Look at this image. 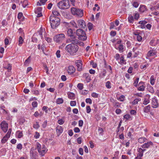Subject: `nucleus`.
Instances as JSON below:
<instances>
[{
	"label": "nucleus",
	"mask_w": 159,
	"mask_h": 159,
	"mask_svg": "<svg viewBox=\"0 0 159 159\" xmlns=\"http://www.w3.org/2000/svg\"><path fill=\"white\" fill-rule=\"evenodd\" d=\"M63 132V128L58 125L56 128V132L58 136H59Z\"/></svg>",
	"instance_id": "obj_14"
},
{
	"label": "nucleus",
	"mask_w": 159,
	"mask_h": 159,
	"mask_svg": "<svg viewBox=\"0 0 159 159\" xmlns=\"http://www.w3.org/2000/svg\"><path fill=\"white\" fill-rule=\"evenodd\" d=\"M79 153L81 155H82L83 154V149L82 148H80L79 149Z\"/></svg>",
	"instance_id": "obj_61"
},
{
	"label": "nucleus",
	"mask_w": 159,
	"mask_h": 159,
	"mask_svg": "<svg viewBox=\"0 0 159 159\" xmlns=\"http://www.w3.org/2000/svg\"><path fill=\"white\" fill-rule=\"evenodd\" d=\"M63 100L62 98H58L56 100V103L58 104H61L63 102Z\"/></svg>",
	"instance_id": "obj_28"
},
{
	"label": "nucleus",
	"mask_w": 159,
	"mask_h": 159,
	"mask_svg": "<svg viewBox=\"0 0 159 159\" xmlns=\"http://www.w3.org/2000/svg\"><path fill=\"white\" fill-rule=\"evenodd\" d=\"M147 10V8L144 5H140L139 8V11L143 13Z\"/></svg>",
	"instance_id": "obj_20"
},
{
	"label": "nucleus",
	"mask_w": 159,
	"mask_h": 159,
	"mask_svg": "<svg viewBox=\"0 0 159 159\" xmlns=\"http://www.w3.org/2000/svg\"><path fill=\"white\" fill-rule=\"evenodd\" d=\"M65 38V36L64 34H60L55 36L53 39L55 42L57 43H60Z\"/></svg>",
	"instance_id": "obj_6"
},
{
	"label": "nucleus",
	"mask_w": 159,
	"mask_h": 159,
	"mask_svg": "<svg viewBox=\"0 0 159 159\" xmlns=\"http://www.w3.org/2000/svg\"><path fill=\"white\" fill-rule=\"evenodd\" d=\"M153 143L151 141H150L146 143H144L141 146V147L143 148H148L150 146H153Z\"/></svg>",
	"instance_id": "obj_16"
},
{
	"label": "nucleus",
	"mask_w": 159,
	"mask_h": 159,
	"mask_svg": "<svg viewBox=\"0 0 159 159\" xmlns=\"http://www.w3.org/2000/svg\"><path fill=\"white\" fill-rule=\"evenodd\" d=\"M91 95L92 97L95 98H97L98 97V94L95 93H92Z\"/></svg>",
	"instance_id": "obj_57"
},
{
	"label": "nucleus",
	"mask_w": 159,
	"mask_h": 159,
	"mask_svg": "<svg viewBox=\"0 0 159 159\" xmlns=\"http://www.w3.org/2000/svg\"><path fill=\"white\" fill-rule=\"evenodd\" d=\"M32 105L33 107H36L37 106L38 103L36 101H34L32 102Z\"/></svg>",
	"instance_id": "obj_47"
},
{
	"label": "nucleus",
	"mask_w": 159,
	"mask_h": 159,
	"mask_svg": "<svg viewBox=\"0 0 159 159\" xmlns=\"http://www.w3.org/2000/svg\"><path fill=\"white\" fill-rule=\"evenodd\" d=\"M52 13L53 14V16H59L60 15L59 12L56 9L53 10L52 11Z\"/></svg>",
	"instance_id": "obj_23"
},
{
	"label": "nucleus",
	"mask_w": 159,
	"mask_h": 159,
	"mask_svg": "<svg viewBox=\"0 0 159 159\" xmlns=\"http://www.w3.org/2000/svg\"><path fill=\"white\" fill-rule=\"evenodd\" d=\"M47 0H40V2H38L37 3L38 6H41L42 5H44Z\"/></svg>",
	"instance_id": "obj_24"
},
{
	"label": "nucleus",
	"mask_w": 159,
	"mask_h": 159,
	"mask_svg": "<svg viewBox=\"0 0 159 159\" xmlns=\"http://www.w3.org/2000/svg\"><path fill=\"white\" fill-rule=\"evenodd\" d=\"M65 121L63 120L62 119H60L58 120V123L60 125H62L64 124Z\"/></svg>",
	"instance_id": "obj_52"
},
{
	"label": "nucleus",
	"mask_w": 159,
	"mask_h": 159,
	"mask_svg": "<svg viewBox=\"0 0 159 159\" xmlns=\"http://www.w3.org/2000/svg\"><path fill=\"white\" fill-rule=\"evenodd\" d=\"M150 96L149 95H146L145 98L143 102V104L145 105H146L148 104L150 102L149 98Z\"/></svg>",
	"instance_id": "obj_19"
},
{
	"label": "nucleus",
	"mask_w": 159,
	"mask_h": 159,
	"mask_svg": "<svg viewBox=\"0 0 159 159\" xmlns=\"http://www.w3.org/2000/svg\"><path fill=\"white\" fill-rule=\"evenodd\" d=\"M147 23V22L145 20H141L139 22V24H141V27H142L143 28V27H144V25L145 24H146Z\"/></svg>",
	"instance_id": "obj_33"
},
{
	"label": "nucleus",
	"mask_w": 159,
	"mask_h": 159,
	"mask_svg": "<svg viewBox=\"0 0 159 159\" xmlns=\"http://www.w3.org/2000/svg\"><path fill=\"white\" fill-rule=\"evenodd\" d=\"M4 68L6 69H7L8 70V71H9L11 70V64H8L7 67H4Z\"/></svg>",
	"instance_id": "obj_45"
},
{
	"label": "nucleus",
	"mask_w": 159,
	"mask_h": 159,
	"mask_svg": "<svg viewBox=\"0 0 159 159\" xmlns=\"http://www.w3.org/2000/svg\"><path fill=\"white\" fill-rule=\"evenodd\" d=\"M70 105L71 106H75L76 105V102L75 101H71L70 102Z\"/></svg>",
	"instance_id": "obj_63"
},
{
	"label": "nucleus",
	"mask_w": 159,
	"mask_h": 159,
	"mask_svg": "<svg viewBox=\"0 0 159 159\" xmlns=\"http://www.w3.org/2000/svg\"><path fill=\"white\" fill-rule=\"evenodd\" d=\"M49 21L52 28L55 29L60 24V20L58 17L51 16L49 17Z\"/></svg>",
	"instance_id": "obj_2"
},
{
	"label": "nucleus",
	"mask_w": 159,
	"mask_h": 159,
	"mask_svg": "<svg viewBox=\"0 0 159 159\" xmlns=\"http://www.w3.org/2000/svg\"><path fill=\"white\" fill-rule=\"evenodd\" d=\"M148 64H145L144 65H142L140 66V68L141 69H146L148 67Z\"/></svg>",
	"instance_id": "obj_48"
},
{
	"label": "nucleus",
	"mask_w": 159,
	"mask_h": 159,
	"mask_svg": "<svg viewBox=\"0 0 159 159\" xmlns=\"http://www.w3.org/2000/svg\"><path fill=\"white\" fill-rule=\"evenodd\" d=\"M105 67H106L107 69H109L110 70L109 72L111 73L112 71L111 66L110 65L107 66L106 64H105Z\"/></svg>",
	"instance_id": "obj_38"
},
{
	"label": "nucleus",
	"mask_w": 159,
	"mask_h": 159,
	"mask_svg": "<svg viewBox=\"0 0 159 159\" xmlns=\"http://www.w3.org/2000/svg\"><path fill=\"white\" fill-rule=\"evenodd\" d=\"M65 49L70 55H74L78 51L79 47L75 44H69L66 46Z\"/></svg>",
	"instance_id": "obj_1"
},
{
	"label": "nucleus",
	"mask_w": 159,
	"mask_h": 159,
	"mask_svg": "<svg viewBox=\"0 0 159 159\" xmlns=\"http://www.w3.org/2000/svg\"><path fill=\"white\" fill-rule=\"evenodd\" d=\"M8 138H7L5 136L3 137V138H2V139L1 140V142L2 143H4L5 142H7V140H8Z\"/></svg>",
	"instance_id": "obj_46"
},
{
	"label": "nucleus",
	"mask_w": 159,
	"mask_h": 159,
	"mask_svg": "<svg viewBox=\"0 0 159 159\" xmlns=\"http://www.w3.org/2000/svg\"><path fill=\"white\" fill-rule=\"evenodd\" d=\"M36 146L37 148L38 149V150L39 149H41V145L38 142L36 143Z\"/></svg>",
	"instance_id": "obj_54"
},
{
	"label": "nucleus",
	"mask_w": 159,
	"mask_h": 159,
	"mask_svg": "<svg viewBox=\"0 0 159 159\" xmlns=\"http://www.w3.org/2000/svg\"><path fill=\"white\" fill-rule=\"evenodd\" d=\"M39 127V125L38 123L37 122H36L33 125V127L36 129H38Z\"/></svg>",
	"instance_id": "obj_40"
},
{
	"label": "nucleus",
	"mask_w": 159,
	"mask_h": 159,
	"mask_svg": "<svg viewBox=\"0 0 159 159\" xmlns=\"http://www.w3.org/2000/svg\"><path fill=\"white\" fill-rule=\"evenodd\" d=\"M42 10V8L41 7H38L37 9L35 10V13H37L38 12H41Z\"/></svg>",
	"instance_id": "obj_50"
},
{
	"label": "nucleus",
	"mask_w": 159,
	"mask_h": 159,
	"mask_svg": "<svg viewBox=\"0 0 159 159\" xmlns=\"http://www.w3.org/2000/svg\"><path fill=\"white\" fill-rule=\"evenodd\" d=\"M124 118L126 120L131 119V117L129 114L125 115L124 116Z\"/></svg>",
	"instance_id": "obj_41"
},
{
	"label": "nucleus",
	"mask_w": 159,
	"mask_h": 159,
	"mask_svg": "<svg viewBox=\"0 0 159 159\" xmlns=\"http://www.w3.org/2000/svg\"><path fill=\"white\" fill-rule=\"evenodd\" d=\"M68 98L71 99H74L75 98V94L71 92H69L68 93Z\"/></svg>",
	"instance_id": "obj_22"
},
{
	"label": "nucleus",
	"mask_w": 159,
	"mask_h": 159,
	"mask_svg": "<svg viewBox=\"0 0 159 159\" xmlns=\"http://www.w3.org/2000/svg\"><path fill=\"white\" fill-rule=\"evenodd\" d=\"M91 111V108L89 106H87L86 107V111L88 113H89Z\"/></svg>",
	"instance_id": "obj_64"
},
{
	"label": "nucleus",
	"mask_w": 159,
	"mask_h": 159,
	"mask_svg": "<svg viewBox=\"0 0 159 159\" xmlns=\"http://www.w3.org/2000/svg\"><path fill=\"white\" fill-rule=\"evenodd\" d=\"M134 19L136 20H138L139 18V13H137L134 14Z\"/></svg>",
	"instance_id": "obj_49"
},
{
	"label": "nucleus",
	"mask_w": 159,
	"mask_h": 159,
	"mask_svg": "<svg viewBox=\"0 0 159 159\" xmlns=\"http://www.w3.org/2000/svg\"><path fill=\"white\" fill-rule=\"evenodd\" d=\"M136 38L137 40L139 42H140L142 39V37L140 35H138L137 36Z\"/></svg>",
	"instance_id": "obj_55"
},
{
	"label": "nucleus",
	"mask_w": 159,
	"mask_h": 159,
	"mask_svg": "<svg viewBox=\"0 0 159 159\" xmlns=\"http://www.w3.org/2000/svg\"><path fill=\"white\" fill-rule=\"evenodd\" d=\"M27 5H28V2L27 0H24L22 3V6L24 8Z\"/></svg>",
	"instance_id": "obj_34"
},
{
	"label": "nucleus",
	"mask_w": 159,
	"mask_h": 159,
	"mask_svg": "<svg viewBox=\"0 0 159 159\" xmlns=\"http://www.w3.org/2000/svg\"><path fill=\"white\" fill-rule=\"evenodd\" d=\"M75 64L77 67V70L79 71L82 70V61L81 60H78L75 61Z\"/></svg>",
	"instance_id": "obj_10"
},
{
	"label": "nucleus",
	"mask_w": 159,
	"mask_h": 159,
	"mask_svg": "<svg viewBox=\"0 0 159 159\" xmlns=\"http://www.w3.org/2000/svg\"><path fill=\"white\" fill-rule=\"evenodd\" d=\"M67 34L68 36L70 37L74 36L72 30L71 29H68L67 32Z\"/></svg>",
	"instance_id": "obj_21"
},
{
	"label": "nucleus",
	"mask_w": 159,
	"mask_h": 159,
	"mask_svg": "<svg viewBox=\"0 0 159 159\" xmlns=\"http://www.w3.org/2000/svg\"><path fill=\"white\" fill-rule=\"evenodd\" d=\"M139 79V78H138L136 79L135 80H134V84L135 86L137 87V86Z\"/></svg>",
	"instance_id": "obj_43"
},
{
	"label": "nucleus",
	"mask_w": 159,
	"mask_h": 159,
	"mask_svg": "<svg viewBox=\"0 0 159 159\" xmlns=\"http://www.w3.org/2000/svg\"><path fill=\"white\" fill-rule=\"evenodd\" d=\"M146 150L145 149H143L141 148H139L138 149V151L139 153L138 154V156L137 157H139V158L140 159L141 157L143 155V152Z\"/></svg>",
	"instance_id": "obj_17"
},
{
	"label": "nucleus",
	"mask_w": 159,
	"mask_h": 159,
	"mask_svg": "<svg viewBox=\"0 0 159 159\" xmlns=\"http://www.w3.org/2000/svg\"><path fill=\"white\" fill-rule=\"evenodd\" d=\"M24 41V40L22 38V37L21 36H20L19 38V43L18 45L20 46L22 45V43H23V42Z\"/></svg>",
	"instance_id": "obj_26"
},
{
	"label": "nucleus",
	"mask_w": 159,
	"mask_h": 159,
	"mask_svg": "<svg viewBox=\"0 0 159 159\" xmlns=\"http://www.w3.org/2000/svg\"><path fill=\"white\" fill-rule=\"evenodd\" d=\"M139 87L138 88V90L141 91H144L146 87L145 83L143 82H140L139 83Z\"/></svg>",
	"instance_id": "obj_13"
},
{
	"label": "nucleus",
	"mask_w": 159,
	"mask_h": 159,
	"mask_svg": "<svg viewBox=\"0 0 159 159\" xmlns=\"http://www.w3.org/2000/svg\"><path fill=\"white\" fill-rule=\"evenodd\" d=\"M146 139L145 138H140L138 139V142L139 143H144Z\"/></svg>",
	"instance_id": "obj_30"
},
{
	"label": "nucleus",
	"mask_w": 159,
	"mask_h": 159,
	"mask_svg": "<svg viewBox=\"0 0 159 159\" xmlns=\"http://www.w3.org/2000/svg\"><path fill=\"white\" fill-rule=\"evenodd\" d=\"M118 48H119V51L120 52H123V50L124 49V47H123V46L122 44H120Z\"/></svg>",
	"instance_id": "obj_42"
},
{
	"label": "nucleus",
	"mask_w": 159,
	"mask_h": 159,
	"mask_svg": "<svg viewBox=\"0 0 159 159\" xmlns=\"http://www.w3.org/2000/svg\"><path fill=\"white\" fill-rule=\"evenodd\" d=\"M156 52L154 50H152L149 51L147 55L148 57H149L151 56H154L156 55Z\"/></svg>",
	"instance_id": "obj_18"
},
{
	"label": "nucleus",
	"mask_w": 159,
	"mask_h": 159,
	"mask_svg": "<svg viewBox=\"0 0 159 159\" xmlns=\"http://www.w3.org/2000/svg\"><path fill=\"white\" fill-rule=\"evenodd\" d=\"M43 31V29L42 27H41L40 30L38 31V33L41 39H42L43 38L42 35V32Z\"/></svg>",
	"instance_id": "obj_37"
},
{
	"label": "nucleus",
	"mask_w": 159,
	"mask_h": 159,
	"mask_svg": "<svg viewBox=\"0 0 159 159\" xmlns=\"http://www.w3.org/2000/svg\"><path fill=\"white\" fill-rule=\"evenodd\" d=\"M125 96L124 95H121L119 98H117V99L120 102H123L124 101Z\"/></svg>",
	"instance_id": "obj_36"
},
{
	"label": "nucleus",
	"mask_w": 159,
	"mask_h": 159,
	"mask_svg": "<svg viewBox=\"0 0 159 159\" xmlns=\"http://www.w3.org/2000/svg\"><path fill=\"white\" fill-rule=\"evenodd\" d=\"M128 21L130 23H133L134 21V18L132 15L129 16L128 18Z\"/></svg>",
	"instance_id": "obj_25"
},
{
	"label": "nucleus",
	"mask_w": 159,
	"mask_h": 159,
	"mask_svg": "<svg viewBox=\"0 0 159 159\" xmlns=\"http://www.w3.org/2000/svg\"><path fill=\"white\" fill-rule=\"evenodd\" d=\"M139 3L137 2L134 1L132 3L133 6L137 8L139 6Z\"/></svg>",
	"instance_id": "obj_35"
},
{
	"label": "nucleus",
	"mask_w": 159,
	"mask_h": 159,
	"mask_svg": "<svg viewBox=\"0 0 159 159\" xmlns=\"http://www.w3.org/2000/svg\"><path fill=\"white\" fill-rule=\"evenodd\" d=\"M140 98H136L132 102V104L133 105H135L138 103L139 102L141 101Z\"/></svg>",
	"instance_id": "obj_27"
},
{
	"label": "nucleus",
	"mask_w": 159,
	"mask_h": 159,
	"mask_svg": "<svg viewBox=\"0 0 159 159\" xmlns=\"http://www.w3.org/2000/svg\"><path fill=\"white\" fill-rule=\"evenodd\" d=\"M39 136L40 135L39 133L38 132H36L35 133V134L34 135V137L35 138L37 139L39 138Z\"/></svg>",
	"instance_id": "obj_59"
},
{
	"label": "nucleus",
	"mask_w": 159,
	"mask_h": 159,
	"mask_svg": "<svg viewBox=\"0 0 159 159\" xmlns=\"http://www.w3.org/2000/svg\"><path fill=\"white\" fill-rule=\"evenodd\" d=\"M47 151V149L46 148L45 146L43 145L41 149H39L38 152L40 154V155L43 156L46 152Z\"/></svg>",
	"instance_id": "obj_12"
},
{
	"label": "nucleus",
	"mask_w": 159,
	"mask_h": 159,
	"mask_svg": "<svg viewBox=\"0 0 159 159\" xmlns=\"http://www.w3.org/2000/svg\"><path fill=\"white\" fill-rule=\"evenodd\" d=\"M77 87L80 90H82L83 87V84L82 83H79L78 84Z\"/></svg>",
	"instance_id": "obj_44"
},
{
	"label": "nucleus",
	"mask_w": 159,
	"mask_h": 159,
	"mask_svg": "<svg viewBox=\"0 0 159 159\" xmlns=\"http://www.w3.org/2000/svg\"><path fill=\"white\" fill-rule=\"evenodd\" d=\"M155 80L154 76L152 75L150 77V83L152 85H153L155 84Z\"/></svg>",
	"instance_id": "obj_31"
},
{
	"label": "nucleus",
	"mask_w": 159,
	"mask_h": 159,
	"mask_svg": "<svg viewBox=\"0 0 159 159\" xmlns=\"http://www.w3.org/2000/svg\"><path fill=\"white\" fill-rule=\"evenodd\" d=\"M66 42L67 43H70V44H76L79 43V41L78 39H77L76 36L74 35L67 39L66 41Z\"/></svg>",
	"instance_id": "obj_7"
},
{
	"label": "nucleus",
	"mask_w": 159,
	"mask_h": 159,
	"mask_svg": "<svg viewBox=\"0 0 159 159\" xmlns=\"http://www.w3.org/2000/svg\"><path fill=\"white\" fill-rule=\"evenodd\" d=\"M0 126L2 130L4 133L7 131L8 128V124L5 121H3L1 123Z\"/></svg>",
	"instance_id": "obj_8"
},
{
	"label": "nucleus",
	"mask_w": 159,
	"mask_h": 159,
	"mask_svg": "<svg viewBox=\"0 0 159 159\" xmlns=\"http://www.w3.org/2000/svg\"><path fill=\"white\" fill-rule=\"evenodd\" d=\"M85 101L87 103H89L90 104H91L92 103V100L89 98L86 99Z\"/></svg>",
	"instance_id": "obj_53"
},
{
	"label": "nucleus",
	"mask_w": 159,
	"mask_h": 159,
	"mask_svg": "<svg viewBox=\"0 0 159 159\" xmlns=\"http://www.w3.org/2000/svg\"><path fill=\"white\" fill-rule=\"evenodd\" d=\"M88 26L89 30H90L93 28V25L90 23H89L88 25Z\"/></svg>",
	"instance_id": "obj_60"
},
{
	"label": "nucleus",
	"mask_w": 159,
	"mask_h": 159,
	"mask_svg": "<svg viewBox=\"0 0 159 159\" xmlns=\"http://www.w3.org/2000/svg\"><path fill=\"white\" fill-rule=\"evenodd\" d=\"M76 34L78 36V38L80 40L85 41L87 39V37L85 32L80 29L76 30Z\"/></svg>",
	"instance_id": "obj_4"
},
{
	"label": "nucleus",
	"mask_w": 159,
	"mask_h": 159,
	"mask_svg": "<svg viewBox=\"0 0 159 159\" xmlns=\"http://www.w3.org/2000/svg\"><path fill=\"white\" fill-rule=\"evenodd\" d=\"M98 131L100 135H102V134L103 129L102 128L100 127L98 129Z\"/></svg>",
	"instance_id": "obj_51"
},
{
	"label": "nucleus",
	"mask_w": 159,
	"mask_h": 159,
	"mask_svg": "<svg viewBox=\"0 0 159 159\" xmlns=\"http://www.w3.org/2000/svg\"><path fill=\"white\" fill-rule=\"evenodd\" d=\"M106 73V70H104L102 74L100 75V76H101L102 77H103V76H105Z\"/></svg>",
	"instance_id": "obj_58"
},
{
	"label": "nucleus",
	"mask_w": 159,
	"mask_h": 159,
	"mask_svg": "<svg viewBox=\"0 0 159 159\" xmlns=\"http://www.w3.org/2000/svg\"><path fill=\"white\" fill-rule=\"evenodd\" d=\"M75 71V68L72 66H69L68 69V72L69 74H71Z\"/></svg>",
	"instance_id": "obj_15"
},
{
	"label": "nucleus",
	"mask_w": 159,
	"mask_h": 159,
	"mask_svg": "<svg viewBox=\"0 0 159 159\" xmlns=\"http://www.w3.org/2000/svg\"><path fill=\"white\" fill-rule=\"evenodd\" d=\"M71 24L73 26L75 27L76 28H78V25H77V23L76 24L75 22H71Z\"/></svg>",
	"instance_id": "obj_62"
},
{
	"label": "nucleus",
	"mask_w": 159,
	"mask_h": 159,
	"mask_svg": "<svg viewBox=\"0 0 159 159\" xmlns=\"http://www.w3.org/2000/svg\"><path fill=\"white\" fill-rule=\"evenodd\" d=\"M150 109V106L149 105H148L145 107L144 108V111L145 113H148V112Z\"/></svg>",
	"instance_id": "obj_29"
},
{
	"label": "nucleus",
	"mask_w": 159,
	"mask_h": 159,
	"mask_svg": "<svg viewBox=\"0 0 159 159\" xmlns=\"http://www.w3.org/2000/svg\"><path fill=\"white\" fill-rule=\"evenodd\" d=\"M159 106V104L158 102V100L156 98L154 97L152 98V106L154 108H157Z\"/></svg>",
	"instance_id": "obj_11"
},
{
	"label": "nucleus",
	"mask_w": 159,
	"mask_h": 159,
	"mask_svg": "<svg viewBox=\"0 0 159 159\" xmlns=\"http://www.w3.org/2000/svg\"><path fill=\"white\" fill-rule=\"evenodd\" d=\"M31 60V57H29L24 62V65H28L30 62Z\"/></svg>",
	"instance_id": "obj_32"
},
{
	"label": "nucleus",
	"mask_w": 159,
	"mask_h": 159,
	"mask_svg": "<svg viewBox=\"0 0 159 159\" xmlns=\"http://www.w3.org/2000/svg\"><path fill=\"white\" fill-rule=\"evenodd\" d=\"M111 83L110 81H107L106 83V87L108 89L111 88Z\"/></svg>",
	"instance_id": "obj_39"
},
{
	"label": "nucleus",
	"mask_w": 159,
	"mask_h": 159,
	"mask_svg": "<svg viewBox=\"0 0 159 159\" xmlns=\"http://www.w3.org/2000/svg\"><path fill=\"white\" fill-rule=\"evenodd\" d=\"M58 7L61 9H66L69 8L70 5L69 0H62L57 3Z\"/></svg>",
	"instance_id": "obj_3"
},
{
	"label": "nucleus",
	"mask_w": 159,
	"mask_h": 159,
	"mask_svg": "<svg viewBox=\"0 0 159 159\" xmlns=\"http://www.w3.org/2000/svg\"><path fill=\"white\" fill-rule=\"evenodd\" d=\"M71 12L72 15L78 17H82L83 16V10L80 9L72 7Z\"/></svg>",
	"instance_id": "obj_5"
},
{
	"label": "nucleus",
	"mask_w": 159,
	"mask_h": 159,
	"mask_svg": "<svg viewBox=\"0 0 159 159\" xmlns=\"http://www.w3.org/2000/svg\"><path fill=\"white\" fill-rule=\"evenodd\" d=\"M77 25L78 28H84L86 26V24L83 20H79L77 21Z\"/></svg>",
	"instance_id": "obj_9"
},
{
	"label": "nucleus",
	"mask_w": 159,
	"mask_h": 159,
	"mask_svg": "<svg viewBox=\"0 0 159 159\" xmlns=\"http://www.w3.org/2000/svg\"><path fill=\"white\" fill-rule=\"evenodd\" d=\"M56 55L57 56V58H60L61 57V55H60V51L59 50H58L57 51L56 53Z\"/></svg>",
	"instance_id": "obj_56"
}]
</instances>
